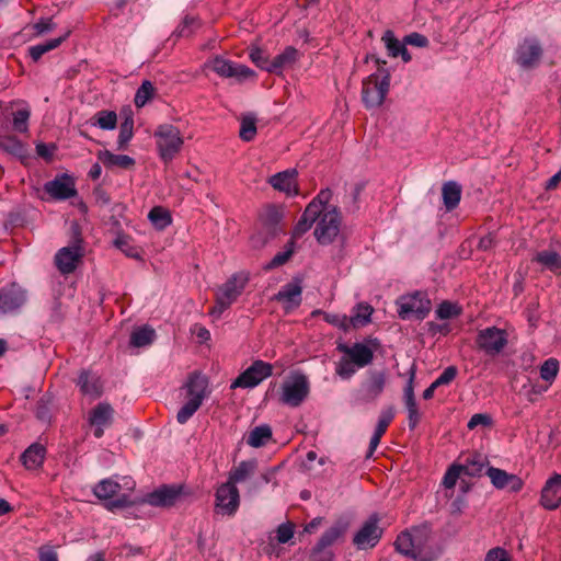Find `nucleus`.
<instances>
[{"label":"nucleus","mask_w":561,"mask_h":561,"mask_svg":"<svg viewBox=\"0 0 561 561\" xmlns=\"http://www.w3.org/2000/svg\"><path fill=\"white\" fill-rule=\"evenodd\" d=\"M381 41L385 44L389 57H401L403 62H410L412 60V56L408 48L405 47L404 39L399 41L396 37L393 31L387 30L382 34Z\"/></svg>","instance_id":"31"},{"label":"nucleus","mask_w":561,"mask_h":561,"mask_svg":"<svg viewBox=\"0 0 561 561\" xmlns=\"http://www.w3.org/2000/svg\"><path fill=\"white\" fill-rule=\"evenodd\" d=\"M76 385L79 387L80 392L91 400H96L103 394L101 378L90 369H81L79 371Z\"/></svg>","instance_id":"26"},{"label":"nucleus","mask_w":561,"mask_h":561,"mask_svg":"<svg viewBox=\"0 0 561 561\" xmlns=\"http://www.w3.org/2000/svg\"><path fill=\"white\" fill-rule=\"evenodd\" d=\"M206 66L221 78H236L238 81H243L255 76V72L248 66L237 65L222 56H215Z\"/></svg>","instance_id":"13"},{"label":"nucleus","mask_w":561,"mask_h":561,"mask_svg":"<svg viewBox=\"0 0 561 561\" xmlns=\"http://www.w3.org/2000/svg\"><path fill=\"white\" fill-rule=\"evenodd\" d=\"M380 346L377 337H367L363 343L356 342L352 346L340 343L336 350L348 356L358 368L366 367L374 359V352Z\"/></svg>","instance_id":"8"},{"label":"nucleus","mask_w":561,"mask_h":561,"mask_svg":"<svg viewBox=\"0 0 561 561\" xmlns=\"http://www.w3.org/2000/svg\"><path fill=\"white\" fill-rule=\"evenodd\" d=\"M461 185L455 181H448L443 184V203L447 210H454L458 207L461 199Z\"/></svg>","instance_id":"40"},{"label":"nucleus","mask_w":561,"mask_h":561,"mask_svg":"<svg viewBox=\"0 0 561 561\" xmlns=\"http://www.w3.org/2000/svg\"><path fill=\"white\" fill-rule=\"evenodd\" d=\"M356 367L357 366L355 365V363H353V360L348 356H344L339 362L336 373L343 379H348L355 374Z\"/></svg>","instance_id":"60"},{"label":"nucleus","mask_w":561,"mask_h":561,"mask_svg":"<svg viewBox=\"0 0 561 561\" xmlns=\"http://www.w3.org/2000/svg\"><path fill=\"white\" fill-rule=\"evenodd\" d=\"M559 371V360L557 358H549L540 366V377L542 380L551 383Z\"/></svg>","instance_id":"58"},{"label":"nucleus","mask_w":561,"mask_h":561,"mask_svg":"<svg viewBox=\"0 0 561 561\" xmlns=\"http://www.w3.org/2000/svg\"><path fill=\"white\" fill-rule=\"evenodd\" d=\"M84 255V251L72 247H64L55 255V264L58 271L64 274L72 273Z\"/></svg>","instance_id":"27"},{"label":"nucleus","mask_w":561,"mask_h":561,"mask_svg":"<svg viewBox=\"0 0 561 561\" xmlns=\"http://www.w3.org/2000/svg\"><path fill=\"white\" fill-rule=\"evenodd\" d=\"M374 309L368 304H357L353 309V314L348 318V324L353 328H362L367 325L371 319V313Z\"/></svg>","instance_id":"43"},{"label":"nucleus","mask_w":561,"mask_h":561,"mask_svg":"<svg viewBox=\"0 0 561 561\" xmlns=\"http://www.w3.org/2000/svg\"><path fill=\"white\" fill-rule=\"evenodd\" d=\"M396 415L393 405H389L381 410L374 434L383 436L388 426L392 422Z\"/></svg>","instance_id":"55"},{"label":"nucleus","mask_w":561,"mask_h":561,"mask_svg":"<svg viewBox=\"0 0 561 561\" xmlns=\"http://www.w3.org/2000/svg\"><path fill=\"white\" fill-rule=\"evenodd\" d=\"M316 222L313 236L318 243L321 245L332 244L341 230V211L337 206H332L331 209L322 213Z\"/></svg>","instance_id":"6"},{"label":"nucleus","mask_w":561,"mask_h":561,"mask_svg":"<svg viewBox=\"0 0 561 561\" xmlns=\"http://www.w3.org/2000/svg\"><path fill=\"white\" fill-rule=\"evenodd\" d=\"M396 305L398 306V316L402 320H423L431 309L432 302L425 291L416 290L413 294L400 296Z\"/></svg>","instance_id":"5"},{"label":"nucleus","mask_w":561,"mask_h":561,"mask_svg":"<svg viewBox=\"0 0 561 561\" xmlns=\"http://www.w3.org/2000/svg\"><path fill=\"white\" fill-rule=\"evenodd\" d=\"M272 375L273 365L256 359L232 381L231 388H253Z\"/></svg>","instance_id":"10"},{"label":"nucleus","mask_w":561,"mask_h":561,"mask_svg":"<svg viewBox=\"0 0 561 561\" xmlns=\"http://www.w3.org/2000/svg\"><path fill=\"white\" fill-rule=\"evenodd\" d=\"M378 524L379 516L375 513L362 525L353 538V543L357 549L364 550L378 545L383 534V529Z\"/></svg>","instance_id":"12"},{"label":"nucleus","mask_w":561,"mask_h":561,"mask_svg":"<svg viewBox=\"0 0 561 561\" xmlns=\"http://www.w3.org/2000/svg\"><path fill=\"white\" fill-rule=\"evenodd\" d=\"M309 381L302 374L295 376L293 381H285L283 383V393L280 402L291 407H299L309 394Z\"/></svg>","instance_id":"14"},{"label":"nucleus","mask_w":561,"mask_h":561,"mask_svg":"<svg viewBox=\"0 0 561 561\" xmlns=\"http://www.w3.org/2000/svg\"><path fill=\"white\" fill-rule=\"evenodd\" d=\"M476 343L486 355L495 356L507 345V334L496 327H489L478 332Z\"/></svg>","instance_id":"11"},{"label":"nucleus","mask_w":561,"mask_h":561,"mask_svg":"<svg viewBox=\"0 0 561 561\" xmlns=\"http://www.w3.org/2000/svg\"><path fill=\"white\" fill-rule=\"evenodd\" d=\"M484 473L490 478L492 485L497 490L507 489L510 492L517 493L524 486L522 478L517 474L508 473L503 469L490 466Z\"/></svg>","instance_id":"22"},{"label":"nucleus","mask_w":561,"mask_h":561,"mask_svg":"<svg viewBox=\"0 0 561 561\" xmlns=\"http://www.w3.org/2000/svg\"><path fill=\"white\" fill-rule=\"evenodd\" d=\"M272 428L267 424H263L254 427L248 436L247 443L251 447L259 448L265 446L266 443L272 438Z\"/></svg>","instance_id":"44"},{"label":"nucleus","mask_w":561,"mask_h":561,"mask_svg":"<svg viewBox=\"0 0 561 561\" xmlns=\"http://www.w3.org/2000/svg\"><path fill=\"white\" fill-rule=\"evenodd\" d=\"M134 136V114L131 110H128V116L124 117V121L119 126V134L117 139V148L123 150L127 147L128 142Z\"/></svg>","instance_id":"45"},{"label":"nucleus","mask_w":561,"mask_h":561,"mask_svg":"<svg viewBox=\"0 0 561 561\" xmlns=\"http://www.w3.org/2000/svg\"><path fill=\"white\" fill-rule=\"evenodd\" d=\"M310 561H335V553L333 550H318L312 547L309 554Z\"/></svg>","instance_id":"64"},{"label":"nucleus","mask_w":561,"mask_h":561,"mask_svg":"<svg viewBox=\"0 0 561 561\" xmlns=\"http://www.w3.org/2000/svg\"><path fill=\"white\" fill-rule=\"evenodd\" d=\"M249 282V275L244 273L233 274L218 289L215 299V306L210 309L209 314L220 318L222 312L227 310L242 294Z\"/></svg>","instance_id":"3"},{"label":"nucleus","mask_w":561,"mask_h":561,"mask_svg":"<svg viewBox=\"0 0 561 561\" xmlns=\"http://www.w3.org/2000/svg\"><path fill=\"white\" fill-rule=\"evenodd\" d=\"M257 469V460L249 459L242 460L238 466L233 467L229 471L228 482H231L232 485H237V483L244 482L251 476L255 473Z\"/></svg>","instance_id":"38"},{"label":"nucleus","mask_w":561,"mask_h":561,"mask_svg":"<svg viewBox=\"0 0 561 561\" xmlns=\"http://www.w3.org/2000/svg\"><path fill=\"white\" fill-rule=\"evenodd\" d=\"M0 149L21 160L28 157V151L25 144H23L20 139H18V137L13 135H0Z\"/></svg>","instance_id":"39"},{"label":"nucleus","mask_w":561,"mask_h":561,"mask_svg":"<svg viewBox=\"0 0 561 561\" xmlns=\"http://www.w3.org/2000/svg\"><path fill=\"white\" fill-rule=\"evenodd\" d=\"M484 561H512V558L504 548L495 547L488 551Z\"/></svg>","instance_id":"63"},{"label":"nucleus","mask_w":561,"mask_h":561,"mask_svg":"<svg viewBox=\"0 0 561 561\" xmlns=\"http://www.w3.org/2000/svg\"><path fill=\"white\" fill-rule=\"evenodd\" d=\"M387 382L385 370H369L367 378L360 383L358 401L370 403L376 401L383 392Z\"/></svg>","instance_id":"16"},{"label":"nucleus","mask_w":561,"mask_h":561,"mask_svg":"<svg viewBox=\"0 0 561 561\" xmlns=\"http://www.w3.org/2000/svg\"><path fill=\"white\" fill-rule=\"evenodd\" d=\"M256 135V118L255 116L248 114L241 119L239 137L243 141H252Z\"/></svg>","instance_id":"52"},{"label":"nucleus","mask_w":561,"mask_h":561,"mask_svg":"<svg viewBox=\"0 0 561 561\" xmlns=\"http://www.w3.org/2000/svg\"><path fill=\"white\" fill-rule=\"evenodd\" d=\"M43 188L55 201H66L78 194L75 179L68 173L56 175L54 180L46 182Z\"/></svg>","instance_id":"17"},{"label":"nucleus","mask_w":561,"mask_h":561,"mask_svg":"<svg viewBox=\"0 0 561 561\" xmlns=\"http://www.w3.org/2000/svg\"><path fill=\"white\" fill-rule=\"evenodd\" d=\"M216 507L220 510L222 514L232 516L239 508L240 505V493L237 485H232L231 482H225L220 484L215 493Z\"/></svg>","instance_id":"18"},{"label":"nucleus","mask_w":561,"mask_h":561,"mask_svg":"<svg viewBox=\"0 0 561 561\" xmlns=\"http://www.w3.org/2000/svg\"><path fill=\"white\" fill-rule=\"evenodd\" d=\"M121 484L113 479H103L93 488V494L101 501H105L104 506L108 511L125 508L131 504L127 494L116 496L121 491Z\"/></svg>","instance_id":"7"},{"label":"nucleus","mask_w":561,"mask_h":561,"mask_svg":"<svg viewBox=\"0 0 561 561\" xmlns=\"http://www.w3.org/2000/svg\"><path fill=\"white\" fill-rule=\"evenodd\" d=\"M331 198L332 191L330 188H322L317 196L312 198L293 229V236L295 238L302 237L311 229L322 213L331 209L332 206L329 205Z\"/></svg>","instance_id":"4"},{"label":"nucleus","mask_w":561,"mask_h":561,"mask_svg":"<svg viewBox=\"0 0 561 561\" xmlns=\"http://www.w3.org/2000/svg\"><path fill=\"white\" fill-rule=\"evenodd\" d=\"M390 83L379 79L378 73H371L363 80L362 101L366 108L379 107L385 102Z\"/></svg>","instance_id":"9"},{"label":"nucleus","mask_w":561,"mask_h":561,"mask_svg":"<svg viewBox=\"0 0 561 561\" xmlns=\"http://www.w3.org/2000/svg\"><path fill=\"white\" fill-rule=\"evenodd\" d=\"M297 175L296 169H287L272 175L268 179V183L276 191L284 192L287 195H298Z\"/></svg>","instance_id":"28"},{"label":"nucleus","mask_w":561,"mask_h":561,"mask_svg":"<svg viewBox=\"0 0 561 561\" xmlns=\"http://www.w3.org/2000/svg\"><path fill=\"white\" fill-rule=\"evenodd\" d=\"M159 158L170 163L181 151L184 140L180 129L172 124H161L153 133Z\"/></svg>","instance_id":"2"},{"label":"nucleus","mask_w":561,"mask_h":561,"mask_svg":"<svg viewBox=\"0 0 561 561\" xmlns=\"http://www.w3.org/2000/svg\"><path fill=\"white\" fill-rule=\"evenodd\" d=\"M460 465H451L446 471L443 484L446 489H451L456 485L459 474L462 473Z\"/></svg>","instance_id":"62"},{"label":"nucleus","mask_w":561,"mask_h":561,"mask_svg":"<svg viewBox=\"0 0 561 561\" xmlns=\"http://www.w3.org/2000/svg\"><path fill=\"white\" fill-rule=\"evenodd\" d=\"M154 91L156 89L151 81H142L141 85L137 89L135 94L134 103L136 107H144L147 104V102L153 98Z\"/></svg>","instance_id":"53"},{"label":"nucleus","mask_w":561,"mask_h":561,"mask_svg":"<svg viewBox=\"0 0 561 561\" xmlns=\"http://www.w3.org/2000/svg\"><path fill=\"white\" fill-rule=\"evenodd\" d=\"M203 21L198 15L185 14L181 22L178 24L170 38L178 41L180 38L192 37L201 27Z\"/></svg>","instance_id":"35"},{"label":"nucleus","mask_w":561,"mask_h":561,"mask_svg":"<svg viewBox=\"0 0 561 561\" xmlns=\"http://www.w3.org/2000/svg\"><path fill=\"white\" fill-rule=\"evenodd\" d=\"M148 219L158 230H163L172 224V217L169 210L162 206H154L148 214Z\"/></svg>","instance_id":"47"},{"label":"nucleus","mask_w":561,"mask_h":561,"mask_svg":"<svg viewBox=\"0 0 561 561\" xmlns=\"http://www.w3.org/2000/svg\"><path fill=\"white\" fill-rule=\"evenodd\" d=\"M435 313L438 319L447 320L458 317L461 313V308L457 304L445 300L438 305Z\"/></svg>","instance_id":"56"},{"label":"nucleus","mask_w":561,"mask_h":561,"mask_svg":"<svg viewBox=\"0 0 561 561\" xmlns=\"http://www.w3.org/2000/svg\"><path fill=\"white\" fill-rule=\"evenodd\" d=\"M82 238V229L78 221H71L69 227V245L78 250L84 251Z\"/></svg>","instance_id":"59"},{"label":"nucleus","mask_w":561,"mask_h":561,"mask_svg":"<svg viewBox=\"0 0 561 561\" xmlns=\"http://www.w3.org/2000/svg\"><path fill=\"white\" fill-rule=\"evenodd\" d=\"M13 128L18 133H26L28 130V119L31 116V111L27 106L23 108H19L13 112Z\"/></svg>","instance_id":"57"},{"label":"nucleus","mask_w":561,"mask_h":561,"mask_svg":"<svg viewBox=\"0 0 561 561\" xmlns=\"http://www.w3.org/2000/svg\"><path fill=\"white\" fill-rule=\"evenodd\" d=\"M93 119H95L93 125H96L104 130H112L116 128L117 125V114L114 111H99L93 116Z\"/></svg>","instance_id":"51"},{"label":"nucleus","mask_w":561,"mask_h":561,"mask_svg":"<svg viewBox=\"0 0 561 561\" xmlns=\"http://www.w3.org/2000/svg\"><path fill=\"white\" fill-rule=\"evenodd\" d=\"M561 473L554 472L541 490L540 505L549 511L557 510L561 504Z\"/></svg>","instance_id":"25"},{"label":"nucleus","mask_w":561,"mask_h":561,"mask_svg":"<svg viewBox=\"0 0 561 561\" xmlns=\"http://www.w3.org/2000/svg\"><path fill=\"white\" fill-rule=\"evenodd\" d=\"M46 448L39 443L31 444L21 455L23 466L28 470H35L43 466Z\"/></svg>","instance_id":"37"},{"label":"nucleus","mask_w":561,"mask_h":561,"mask_svg":"<svg viewBox=\"0 0 561 561\" xmlns=\"http://www.w3.org/2000/svg\"><path fill=\"white\" fill-rule=\"evenodd\" d=\"M249 57L251 61L261 70L270 72V69H272V59H270L268 53L261 47H251Z\"/></svg>","instance_id":"50"},{"label":"nucleus","mask_w":561,"mask_h":561,"mask_svg":"<svg viewBox=\"0 0 561 561\" xmlns=\"http://www.w3.org/2000/svg\"><path fill=\"white\" fill-rule=\"evenodd\" d=\"M533 263L538 264L542 271L561 273V256L554 249H545L535 254L531 259Z\"/></svg>","instance_id":"33"},{"label":"nucleus","mask_w":561,"mask_h":561,"mask_svg":"<svg viewBox=\"0 0 561 561\" xmlns=\"http://www.w3.org/2000/svg\"><path fill=\"white\" fill-rule=\"evenodd\" d=\"M114 409L107 402L98 403L89 413V423L94 427L93 435L101 438L104 435V428L113 424Z\"/></svg>","instance_id":"23"},{"label":"nucleus","mask_w":561,"mask_h":561,"mask_svg":"<svg viewBox=\"0 0 561 561\" xmlns=\"http://www.w3.org/2000/svg\"><path fill=\"white\" fill-rule=\"evenodd\" d=\"M542 47L536 38L526 37L516 48L515 62L525 70L536 68L542 57Z\"/></svg>","instance_id":"15"},{"label":"nucleus","mask_w":561,"mask_h":561,"mask_svg":"<svg viewBox=\"0 0 561 561\" xmlns=\"http://www.w3.org/2000/svg\"><path fill=\"white\" fill-rule=\"evenodd\" d=\"M27 299L26 291L16 283L0 288V313H9L20 309Z\"/></svg>","instance_id":"20"},{"label":"nucleus","mask_w":561,"mask_h":561,"mask_svg":"<svg viewBox=\"0 0 561 561\" xmlns=\"http://www.w3.org/2000/svg\"><path fill=\"white\" fill-rule=\"evenodd\" d=\"M96 157L108 169L117 167L123 170H131L136 164L134 158L127 154H115L106 149L98 151Z\"/></svg>","instance_id":"36"},{"label":"nucleus","mask_w":561,"mask_h":561,"mask_svg":"<svg viewBox=\"0 0 561 561\" xmlns=\"http://www.w3.org/2000/svg\"><path fill=\"white\" fill-rule=\"evenodd\" d=\"M458 375V368L455 365H450L444 369V371L434 380L436 386H448L450 385Z\"/></svg>","instance_id":"61"},{"label":"nucleus","mask_w":561,"mask_h":561,"mask_svg":"<svg viewBox=\"0 0 561 561\" xmlns=\"http://www.w3.org/2000/svg\"><path fill=\"white\" fill-rule=\"evenodd\" d=\"M294 239H295V237L293 236V238L285 245V251L278 252L268 263H266L263 266L264 271L268 272L271 270H274L278 266L284 265L285 263H287L289 261V259L293 256V254L295 252Z\"/></svg>","instance_id":"49"},{"label":"nucleus","mask_w":561,"mask_h":561,"mask_svg":"<svg viewBox=\"0 0 561 561\" xmlns=\"http://www.w3.org/2000/svg\"><path fill=\"white\" fill-rule=\"evenodd\" d=\"M300 283V279L295 278L293 282L284 285L278 293L273 296V300L283 304L285 313H290L301 305L302 286Z\"/></svg>","instance_id":"21"},{"label":"nucleus","mask_w":561,"mask_h":561,"mask_svg":"<svg viewBox=\"0 0 561 561\" xmlns=\"http://www.w3.org/2000/svg\"><path fill=\"white\" fill-rule=\"evenodd\" d=\"M53 399L54 397L49 392H46L37 400L35 405V416L41 422H50Z\"/></svg>","instance_id":"48"},{"label":"nucleus","mask_w":561,"mask_h":561,"mask_svg":"<svg viewBox=\"0 0 561 561\" xmlns=\"http://www.w3.org/2000/svg\"><path fill=\"white\" fill-rule=\"evenodd\" d=\"M414 378H415V367L412 366L410 369V377L408 382L403 389V401L405 408L408 410V422L409 428L414 431L419 423L421 422V413L419 412L417 403L414 394Z\"/></svg>","instance_id":"24"},{"label":"nucleus","mask_w":561,"mask_h":561,"mask_svg":"<svg viewBox=\"0 0 561 561\" xmlns=\"http://www.w3.org/2000/svg\"><path fill=\"white\" fill-rule=\"evenodd\" d=\"M70 35V31L64 35L46 41L45 43L30 46L27 51L33 61L37 62L42 56L59 47Z\"/></svg>","instance_id":"41"},{"label":"nucleus","mask_w":561,"mask_h":561,"mask_svg":"<svg viewBox=\"0 0 561 561\" xmlns=\"http://www.w3.org/2000/svg\"><path fill=\"white\" fill-rule=\"evenodd\" d=\"M347 530V523L337 520L327 529L313 546L318 550H331L330 547L342 539Z\"/></svg>","instance_id":"32"},{"label":"nucleus","mask_w":561,"mask_h":561,"mask_svg":"<svg viewBox=\"0 0 561 561\" xmlns=\"http://www.w3.org/2000/svg\"><path fill=\"white\" fill-rule=\"evenodd\" d=\"M156 332L153 329L145 325L134 330L130 334V345L135 347H144L151 344L154 340Z\"/></svg>","instance_id":"46"},{"label":"nucleus","mask_w":561,"mask_h":561,"mask_svg":"<svg viewBox=\"0 0 561 561\" xmlns=\"http://www.w3.org/2000/svg\"><path fill=\"white\" fill-rule=\"evenodd\" d=\"M260 219L262 225L261 229L270 234V237L276 238L284 232L282 226L283 210L278 206L268 205Z\"/></svg>","instance_id":"29"},{"label":"nucleus","mask_w":561,"mask_h":561,"mask_svg":"<svg viewBox=\"0 0 561 561\" xmlns=\"http://www.w3.org/2000/svg\"><path fill=\"white\" fill-rule=\"evenodd\" d=\"M203 402L194 399H190L183 404V407L178 411L176 421L180 424H185L202 407Z\"/></svg>","instance_id":"54"},{"label":"nucleus","mask_w":561,"mask_h":561,"mask_svg":"<svg viewBox=\"0 0 561 561\" xmlns=\"http://www.w3.org/2000/svg\"><path fill=\"white\" fill-rule=\"evenodd\" d=\"M183 495V486L175 484H163L146 496V502L156 507L174 506Z\"/></svg>","instance_id":"19"},{"label":"nucleus","mask_w":561,"mask_h":561,"mask_svg":"<svg viewBox=\"0 0 561 561\" xmlns=\"http://www.w3.org/2000/svg\"><path fill=\"white\" fill-rule=\"evenodd\" d=\"M430 531L431 529L426 524L401 531L394 541L396 550L402 556L416 561H430L423 557Z\"/></svg>","instance_id":"1"},{"label":"nucleus","mask_w":561,"mask_h":561,"mask_svg":"<svg viewBox=\"0 0 561 561\" xmlns=\"http://www.w3.org/2000/svg\"><path fill=\"white\" fill-rule=\"evenodd\" d=\"M300 53L294 46H286L285 49L272 59L270 73L280 76L286 68L293 67L299 59Z\"/></svg>","instance_id":"34"},{"label":"nucleus","mask_w":561,"mask_h":561,"mask_svg":"<svg viewBox=\"0 0 561 561\" xmlns=\"http://www.w3.org/2000/svg\"><path fill=\"white\" fill-rule=\"evenodd\" d=\"M208 378L201 371L195 370L187 376L183 389H185L187 398L194 400L199 398V401L203 402L208 394Z\"/></svg>","instance_id":"30"},{"label":"nucleus","mask_w":561,"mask_h":561,"mask_svg":"<svg viewBox=\"0 0 561 561\" xmlns=\"http://www.w3.org/2000/svg\"><path fill=\"white\" fill-rule=\"evenodd\" d=\"M462 467V473L469 477H481L483 474V470L489 466V460L486 457L482 456L481 454H473L469 456L463 465H460Z\"/></svg>","instance_id":"42"}]
</instances>
